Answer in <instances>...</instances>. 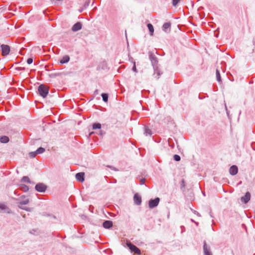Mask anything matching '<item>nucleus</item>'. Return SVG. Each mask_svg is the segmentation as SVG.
<instances>
[{"label":"nucleus","instance_id":"1","mask_svg":"<svg viewBox=\"0 0 255 255\" xmlns=\"http://www.w3.org/2000/svg\"><path fill=\"white\" fill-rule=\"evenodd\" d=\"M29 200L28 198L23 197L19 199L18 202V207L22 209L25 210L26 211H30V208L26 206V205L29 203Z\"/></svg>","mask_w":255,"mask_h":255},{"label":"nucleus","instance_id":"2","mask_svg":"<svg viewBox=\"0 0 255 255\" xmlns=\"http://www.w3.org/2000/svg\"><path fill=\"white\" fill-rule=\"evenodd\" d=\"M38 90L39 94L43 98H45L48 94V87L43 84H41L38 87Z\"/></svg>","mask_w":255,"mask_h":255},{"label":"nucleus","instance_id":"3","mask_svg":"<svg viewBox=\"0 0 255 255\" xmlns=\"http://www.w3.org/2000/svg\"><path fill=\"white\" fill-rule=\"evenodd\" d=\"M127 245L131 252H134L137 255H140L141 254L140 250L131 243H128Z\"/></svg>","mask_w":255,"mask_h":255},{"label":"nucleus","instance_id":"4","mask_svg":"<svg viewBox=\"0 0 255 255\" xmlns=\"http://www.w3.org/2000/svg\"><path fill=\"white\" fill-rule=\"evenodd\" d=\"M47 189V186L44 184L40 183L36 185L35 189L40 192H44Z\"/></svg>","mask_w":255,"mask_h":255},{"label":"nucleus","instance_id":"5","mask_svg":"<svg viewBox=\"0 0 255 255\" xmlns=\"http://www.w3.org/2000/svg\"><path fill=\"white\" fill-rule=\"evenodd\" d=\"M2 55L5 56L8 55L10 51V47L8 45L2 44L1 45Z\"/></svg>","mask_w":255,"mask_h":255},{"label":"nucleus","instance_id":"6","mask_svg":"<svg viewBox=\"0 0 255 255\" xmlns=\"http://www.w3.org/2000/svg\"><path fill=\"white\" fill-rule=\"evenodd\" d=\"M159 202V198H156L154 200H150L149 201V207L150 208H153L157 206Z\"/></svg>","mask_w":255,"mask_h":255},{"label":"nucleus","instance_id":"7","mask_svg":"<svg viewBox=\"0 0 255 255\" xmlns=\"http://www.w3.org/2000/svg\"><path fill=\"white\" fill-rule=\"evenodd\" d=\"M171 23L166 22L162 26V30L166 33H169L170 31Z\"/></svg>","mask_w":255,"mask_h":255},{"label":"nucleus","instance_id":"8","mask_svg":"<svg viewBox=\"0 0 255 255\" xmlns=\"http://www.w3.org/2000/svg\"><path fill=\"white\" fill-rule=\"evenodd\" d=\"M0 213H9V209L4 204H0Z\"/></svg>","mask_w":255,"mask_h":255},{"label":"nucleus","instance_id":"9","mask_svg":"<svg viewBox=\"0 0 255 255\" xmlns=\"http://www.w3.org/2000/svg\"><path fill=\"white\" fill-rule=\"evenodd\" d=\"M251 199V194L249 192H247L246 193V195L244 197H242L241 198V201L245 204L247 203Z\"/></svg>","mask_w":255,"mask_h":255},{"label":"nucleus","instance_id":"10","mask_svg":"<svg viewBox=\"0 0 255 255\" xmlns=\"http://www.w3.org/2000/svg\"><path fill=\"white\" fill-rule=\"evenodd\" d=\"M82 23L80 22H77L72 26V30L74 32L78 31L82 28Z\"/></svg>","mask_w":255,"mask_h":255},{"label":"nucleus","instance_id":"11","mask_svg":"<svg viewBox=\"0 0 255 255\" xmlns=\"http://www.w3.org/2000/svg\"><path fill=\"white\" fill-rule=\"evenodd\" d=\"M84 175L85 173L84 172L77 173L76 178L78 181L83 182L84 181Z\"/></svg>","mask_w":255,"mask_h":255},{"label":"nucleus","instance_id":"12","mask_svg":"<svg viewBox=\"0 0 255 255\" xmlns=\"http://www.w3.org/2000/svg\"><path fill=\"white\" fill-rule=\"evenodd\" d=\"M238 169L237 166H232L229 170L230 173L232 175H235L238 173Z\"/></svg>","mask_w":255,"mask_h":255},{"label":"nucleus","instance_id":"13","mask_svg":"<svg viewBox=\"0 0 255 255\" xmlns=\"http://www.w3.org/2000/svg\"><path fill=\"white\" fill-rule=\"evenodd\" d=\"M133 200L134 203L137 205H140L141 202V198L138 194H135L134 195Z\"/></svg>","mask_w":255,"mask_h":255},{"label":"nucleus","instance_id":"14","mask_svg":"<svg viewBox=\"0 0 255 255\" xmlns=\"http://www.w3.org/2000/svg\"><path fill=\"white\" fill-rule=\"evenodd\" d=\"M103 226L106 229H110L113 226V222L111 221H106L103 223Z\"/></svg>","mask_w":255,"mask_h":255},{"label":"nucleus","instance_id":"15","mask_svg":"<svg viewBox=\"0 0 255 255\" xmlns=\"http://www.w3.org/2000/svg\"><path fill=\"white\" fill-rule=\"evenodd\" d=\"M70 57L68 55L64 56L63 57L61 60L60 61V63L62 64L66 63L69 62Z\"/></svg>","mask_w":255,"mask_h":255},{"label":"nucleus","instance_id":"16","mask_svg":"<svg viewBox=\"0 0 255 255\" xmlns=\"http://www.w3.org/2000/svg\"><path fill=\"white\" fill-rule=\"evenodd\" d=\"M147 26L148 29L150 32V35L152 36L153 34V32H154V27H153V25L150 23H148L147 24Z\"/></svg>","mask_w":255,"mask_h":255},{"label":"nucleus","instance_id":"17","mask_svg":"<svg viewBox=\"0 0 255 255\" xmlns=\"http://www.w3.org/2000/svg\"><path fill=\"white\" fill-rule=\"evenodd\" d=\"M19 187L20 189L24 192H26L29 189L27 186L23 184H20L19 185Z\"/></svg>","mask_w":255,"mask_h":255},{"label":"nucleus","instance_id":"18","mask_svg":"<svg viewBox=\"0 0 255 255\" xmlns=\"http://www.w3.org/2000/svg\"><path fill=\"white\" fill-rule=\"evenodd\" d=\"M9 141V138L6 136L0 137V141L1 143H7Z\"/></svg>","mask_w":255,"mask_h":255},{"label":"nucleus","instance_id":"19","mask_svg":"<svg viewBox=\"0 0 255 255\" xmlns=\"http://www.w3.org/2000/svg\"><path fill=\"white\" fill-rule=\"evenodd\" d=\"M203 248L205 255H212L211 253L209 251V250L207 249L206 244L205 243L204 244Z\"/></svg>","mask_w":255,"mask_h":255},{"label":"nucleus","instance_id":"20","mask_svg":"<svg viewBox=\"0 0 255 255\" xmlns=\"http://www.w3.org/2000/svg\"><path fill=\"white\" fill-rule=\"evenodd\" d=\"M216 79H217V80L219 82H221V78L220 74L219 71L218 69H216Z\"/></svg>","mask_w":255,"mask_h":255},{"label":"nucleus","instance_id":"21","mask_svg":"<svg viewBox=\"0 0 255 255\" xmlns=\"http://www.w3.org/2000/svg\"><path fill=\"white\" fill-rule=\"evenodd\" d=\"M144 133L146 136L151 135L152 134V132H151V130L149 128H145Z\"/></svg>","mask_w":255,"mask_h":255},{"label":"nucleus","instance_id":"22","mask_svg":"<svg viewBox=\"0 0 255 255\" xmlns=\"http://www.w3.org/2000/svg\"><path fill=\"white\" fill-rule=\"evenodd\" d=\"M101 128V125L99 123H95L93 125V129H99Z\"/></svg>","mask_w":255,"mask_h":255},{"label":"nucleus","instance_id":"23","mask_svg":"<svg viewBox=\"0 0 255 255\" xmlns=\"http://www.w3.org/2000/svg\"><path fill=\"white\" fill-rule=\"evenodd\" d=\"M22 182L30 183L29 178L27 176H24L21 179Z\"/></svg>","mask_w":255,"mask_h":255},{"label":"nucleus","instance_id":"24","mask_svg":"<svg viewBox=\"0 0 255 255\" xmlns=\"http://www.w3.org/2000/svg\"><path fill=\"white\" fill-rule=\"evenodd\" d=\"M45 151V148L43 147H39L38 148L37 150L36 151L37 154H41L43 153Z\"/></svg>","mask_w":255,"mask_h":255},{"label":"nucleus","instance_id":"25","mask_svg":"<svg viewBox=\"0 0 255 255\" xmlns=\"http://www.w3.org/2000/svg\"><path fill=\"white\" fill-rule=\"evenodd\" d=\"M103 100L104 102H107L108 100V95L107 94L103 93L102 94Z\"/></svg>","mask_w":255,"mask_h":255},{"label":"nucleus","instance_id":"26","mask_svg":"<svg viewBox=\"0 0 255 255\" xmlns=\"http://www.w3.org/2000/svg\"><path fill=\"white\" fill-rule=\"evenodd\" d=\"M37 153L36 151L30 152L29 153L28 155L30 158H34L36 155Z\"/></svg>","mask_w":255,"mask_h":255},{"label":"nucleus","instance_id":"27","mask_svg":"<svg viewBox=\"0 0 255 255\" xmlns=\"http://www.w3.org/2000/svg\"><path fill=\"white\" fill-rule=\"evenodd\" d=\"M173 158H174V159L176 161H178L180 160V156L177 154L174 155L173 156Z\"/></svg>","mask_w":255,"mask_h":255},{"label":"nucleus","instance_id":"28","mask_svg":"<svg viewBox=\"0 0 255 255\" xmlns=\"http://www.w3.org/2000/svg\"><path fill=\"white\" fill-rule=\"evenodd\" d=\"M180 0H172V4L174 6H176Z\"/></svg>","mask_w":255,"mask_h":255},{"label":"nucleus","instance_id":"29","mask_svg":"<svg viewBox=\"0 0 255 255\" xmlns=\"http://www.w3.org/2000/svg\"><path fill=\"white\" fill-rule=\"evenodd\" d=\"M32 62H33V59L32 58H28L27 60V63L28 64H31L32 63Z\"/></svg>","mask_w":255,"mask_h":255},{"label":"nucleus","instance_id":"30","mask_svg":"<svg viewBox=\"0 0 255 255\" xmlns=\"http://www.w3.org/2000/svg\"><path fill=\"white\" fill-rule=\"evenodd\" d=\"M185 187V181L184 179L182 180L181 187L184 188Z\"/></svg>","mask_w":255,"mask_h":255},{"label":"nucleus","instance_id":"31","mask_svg":"<svg viewBox=\"0 0 255 255\" xmlns=\"http://www.w3.org/2000/svg\"><path fill=\"white\" fill-rule=\"evenodd\" d=\"M132 70H133V71H134V72H136V66H135V63H134V65H133V68H132Z\"/></svg>","mask_w":255,"mask_h":255},{"label":"nucleus","instance_id":"32","mask_svg":"<svg viewBox=\"0 0 255 255\" xmlns=\"http://www.w3.org/2000/svg\"><path fill=\"white\" fill-rule=\"evenodd\" d=\"M22 61H23V59H21V60L20 62H16V64H18V63H21Z\"/></svg>","mask_w":255,"mask_h":255},{"label":"nucleus","instance_id":"33","mask_svg":"<svg viewBox=\"0 0 255 255\" xmlns=\"http://www.w3.org/2000/svg\"><path fill=\"white\" fill-rule=\"evenodd\" d=\"M19 53L20 54L22 55V53H21V51H20V52H19Z\"/></svg>","mask_w":255,"mask_h":255}]
</instances>
